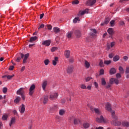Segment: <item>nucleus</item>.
Instances as JSON below:
<instances>
[{"label": "nucleus", "mask_w": 129, "mask_h": 129, "mask_svg": "<svg viewBox=\"0 0 129 129\" xmlns=\"http://www.w3.org/2000/svg\"><path fill=\"white\" fill-rule=\"evenodd\" d=\"M105 109L106 110H108V111H110V112L111 113V115L113 118H114V114H115V112L114 111H112L111 110V105L109 103H107L105 104Z\"/></svg>", "instance_id": "f257e3e1"}, {"label": "nucleus", "mask_w": 129, "mask_h": 129, "mask_svg": "<svg viewBox=\"0 0 129 129\" xmlns=\"http://www.w3.org/2000/svg\"><path fill=\"white\" fill-rule=\"evenodd\" d=\"M35 89H36V85L35 84H32L29 89V94L30 96H32V95L34 94V92H35Z\"/></svg>", "instance_id": "f03ea898"}, {"label": "nucleus", "mask_w": 129, "mask_h": 129, "mask_svg": "<svg viewBox=\"0 0 129 129\" xmlns=\"http://www.w3.org/2000/svg\"><path fill=\"white\" fill-rule=\"evenodd\" d=\"M96 120L97 122H103V123H106L107 122V119L103 117L102 115H101L100 118H96Z\"/></svg>", "instance_id": "7ed1b4c3"}, {"label": "nucleus", "mask_w": 129, "mask_h": 129, "mask_svg": "<svg viewBox=\"0 0 129 129\" xmlns=\"http://www.w3.org/2000/svg\"><path fill=\"white\" fill-rule=\"evenodd\" d=\"M58 94L57 92H54L52 93H51L49 96V99L51 100H53L54 99H56L58 96Z\"/></svg>", "instance_id": "20e7f679"}, {"label": "nucleus", "mask_w": 129, "mask_h": 129, "mask_svg": "<svg viewBox=\"0 0 129 129\" xmlns=\"http://www.w3.org/2000/svg\"><path fill=\"white\" fill-rule=\"evenodd\" d=\"M29 53H26L25 54L21 53V58H23V63H24V64L27 63V60H28V58H29Z\"/></svg>", "instance_id": "39448f33"}, {"label": "nucleus", "mask_w": 129, "mask_h": 129, "mask_svg": "<svg viewBox=\"0 0 129 129\" xmlns=\"http://www.w3.org/2000/svg\"><path fill=\"white\" fill-rule=\"evenodd\" d=\"M42 45L43 46H46V47H48L51 45V40L48 39L45 41H44L42 42Z\"/></svg>", "instance_id": "423d86ee"}, {"label": "nucleus", "mask_w": 129, "mask_h": 129, "mask_svg": "<svg viewBox=\"0 0 129 129\" xmlns=\"http://www.w3.org/2000/svg\"><path fill=\"white\" fill-rule=\"evenodd\" d=\"M17 95H22L25 94V91H24V88H20L16 92Z\"/></svg>", "instance_id": "0eeeda50"}, {"label": "nucleus", "mask_w": 129, "mask_h": 129, "mask_svg": "<svg viewBox=\"0 0 129 129\" xmlns=\"http://www.w3.org/2000/svg\"><path fill=\"white\" fill-rule=\"evenodd\" d=\"M25 110H26V108H25V105L24 104H22L20 106L19 111H20V113L23 114L24 113V112H25Z\"/></svg>", "instance_id": "6e6552de"}, {"label": "nucleus", "mask_w": 129, "mask_h": 129, "mask_svg": "<svg viewBox=\"0 0 129 129\" xmlns=\"http://www.w3.org/2000/svg\"><path fill=\"white\" fill-rule=\"evenodd\" d=\"M47 85H48V81L44 80L42 82V87L44 91L46 90V87H47Z\"/></svg>", "instance_id": "1a4fd4ad"}, {"label": "nucleus", "mask_w": 129, "mask_h": 129, "mask_svg": "<svg viewBox=\"0 0 129 129\" xmlns=\"http://www.w3.org/2000/svg\"><path fill=\"white\" fill-rule=\"evenodd\" d=\"M91 110L92 111H94L95 113L97 114L100 115L101 114V111H100V109L97 108H93L91 109Z\"/></svg>", "instance_id": "9d476101"}, {"label": "nucleus", "mask_w": 129, "mask_h": 129, "mask_svg": "<svg viewBox=\"0 0 129 129\" xmlns=\"http://www.w3.org/2000/svg\"><path fill=\"white\" fill-rule=\"evenodd\" d=\"M85 14H88V9H86L85 10H84V11H80L79 12L78 16H83V15H85Z\"/></svg>", "instance_id": "9b49d317"}, {"label": "nucleus", "mask_w": 129, "mask_h": 129, "mask_svg": "<svg viewBox=\"0 0 129 129\" xmlns=\"http://www.w3.org/2000/svg\"><path fill=\"white\" fill-rule=\"evenodd\" d=\"M96 3V0H88L87 2V6H93Z\"/></svg>", "instance_id": "f8f14e48"}, {"label": "nucleus", "mask_w": 129, "mask_h": 129, "mask_svg": "<svg viewBox=\"0 0 129 129\" xmlns=\"http://www.w3.org/2000/svg\"><path fill=\"white\" fill-rule=\"evenodd\" d=\"M16 123V117H13L11 118L10 122L9 123L10 126H12V125L15 124Z\"/></svg>", "instance_id": "ddd939ff"}, {"label": "nucleus", "mask_w": 129, "mask_h": 129, "mask_svg": "<svg viewBox=\"0 0 129 129\" xmlns=\"http://www.w3.org/2000/svg\"><path fill=\"white\" fill-rule=\"evenodd\" d=\"M67 73L70 74L73 72V66H69L67 69Z\"/></svg>", "instance_id": "4468645a"}, {"label": "nucleus", "mask_w": 129, "mask_h": 129, "mask_svg": "<svg viewBox=\"0 0 129 129\" xmlns=\"http://www.w3.org/2000/svg\"><path fill=\"white\" fill-rule=\"evenodd\" d=\"M75 34L76 35L77 38H80L81 37V33L79 30H76L75 31Z\"/></svg>", "instance_id": "2eb2a0df"}, {"label": "nucleus", "mask_w": 129, "mask_h": 129, "mask_svg": "<svg viewBox=\"0 0 129 129\" xmlns=\"http://www.w3.org/2000/svg\"><path fill=\"white\" fill-rule=\"evenodd\" d=\"M64 56L66 58H68L70 57V50H67L64 51Z\"/></svg>", "instance_id": "dca6fc26"}, {"label": "nucleus", "mask_w": 129, "mask_h": 129, "mask_svg": "<svg viewBox=\"0 0 129 129\" xmlns=\"http://www.w3.org/2000/svg\"><path fill=\"white\" fill-rule=\"evenodd\" d=\"M109 73L110 75H113V74H115L116 73V70L114 68H111Z\"/></svg>", "instance_id": "f3484780"}, {"label": "nucleus", "mask_w": 129, "mask_h": 129, "mask_svg": "<svg viewBox=\"0 0 129 129\" xmlns=\"http://www.w3.org/2000/svg\"><path fill=\"white\" fill-rule=\"evenodd\" d=\"M115 45V42L113 41L110 43V44H107V47L108 49H110V48H112Z\"/></svg>", "instance_id": "a211bd4d"}, {"label": "nucleus", "mask_w": 129, "mask_h": 129, "mask_svg": "<svg viewBox=\"0 0 129 129\" xmlns=\"http://www.w3.org/2000/svg\"><path fill=\"white\" fill-rule=\"evenodd\" d=\"M58 57H54V59L52 60V64L53 65V66H56V65H57V62H58Z\"/></svg>", "instance_id": "6ab92c4d"}, {"label": "nucleus", "mask_w": 129, "mask_h": 129, "mask_svg": "<svg viewBox=\"0 0 129 129\" xmlns=\"http://www.w3.org/2000/svg\"><path fill=\"white\" fill-rule=\"evenodd\" d=\"M65 112H66V110L64 109H61L59 110V114L61 116L65 114Z\"/></svg>", "instance_id": "aec40b11"}, {"label": "nucleus", "mask_w": 129, "mask_h": 129, "mask_svg": "<svg viewBox=\"0 0 129 129\" xmlns=\"http://www.w3.org/2000/svg\"><path fill=\"white\" fill-rule=\"evenodd\" d=\"M84 66L86 69H88V68L90 67V63H89L87 60H85Z\"/></svg>", "instance_id": "412c9836"}, {"label": "nucleus", "mask_w": 129, "mask_h": 129, "mask_svg": "<svg viewBox=\"0 0 129 129\" xmlns=\"http://www.w3.org/2000/svg\"><path fill=\"white\" fill-rule=\"evenodd\" d=\"M107 32L109 35H113V34H114V31L113 30V29L111 28H109Z\"/></svg>", "instance_id": "4be33fe9"}, {"label": "nucleus", "mask_w": 129, "mask_h": 129, "mask_svg": "<svg viewBox=\"0 0 129 129\" xmlns=\"http://www.w3.org/2000/svg\"><path fill=\"white\" fill-rule=\"evenodd\" d=\"M38 39V37L37 36H34L30 38L29 42L30 43H33V42H35L36 40Z\"/></svg>", "instance_id": "5701e85b"}, {"label": "nucleus", "mask_w": 129, "mask_h": 129, "mask_svg": "<svg viewBox=\"0 0 129 129\" xmlns=\"http://www.w3.org/2000/svg\"><path fill=\"white\" fill-rule=\"evenodd\" d=\"M119 55H115L113 58V61L114 62H117V61H118V60H119Z\"/></svg>", "instance_id": "b1692460"}, {"label": "nucleus", "mask_w": 129, "mask_h": 129, "mask_svg": "<svg viewBox=\"0 0 129 129\" xmlns=\"http://www.w3.org/2000/svg\"><path fill=\"white\" fill-rule=\"evenodd\" d=\"M73 34V31H71L70 32H68L67 33V37L69 38L70 39V38H71V37H72V34Z\"/></svg>", "instance_id": "393cba45"}, {"label": "nucleus", "mask_w": 129, "mask_h": 129, "mask_svg": "<svg viewBox=\"0 0 129 129\" xmlns=\"http://www.w3.org/2000/svg\"><path fill=\"white\" fill-rule=\"evenodd\" d=\"M89 126H90V123L87 122H86L83 123V127H84V128H88Z\"/></svg>", "instance_id": "a878e982"}, {"label": "nucleus", "mask_w": 129, "mask_h": 129, "mask_svg": "<svg viewBox=\"0 0 129 129\" xmlns=\"http://www.w3.org/2000/svg\"><path fill=\"white\" fill-rule=\"evenodd\" d=\"M21 101V97L17 96L16 97V99L14 100L15 103H19Z\"/></svg>", "instance_id": "bb28decb"}, {"label": "nucleus", "mask_w": 129, "mask_h": 129, "mask_svg": "<svg viewBox=\"0 0 129 129\" xmlns=\"http://www.w3.org/2000/svg\"><path fill=\"white\" fill-rule=\"evenodd\" d=\"M118 70L121 74H123V73H124V70L123 69V68H122V67H119Z\"/></svg>", "instance_id": "cd10ccee"}, {"label": "nucleus", "mask_w": 129, "mask_h": 129, "mask_svg": "<svg viewBox=\"0 0 129 129\" xmlns=\"http://www.w3.org/2000/svg\"><path fill=\"white\" fill-rule=\"evenodd\" d=\"M80 122V120L78 118H75L74 119V124H78Z\"/></svg>", "instance_id": "c85d7f7f"}, {"label": "nucleus", "mask_w": 129, "mask_h": 129, "mask_svg": "<svg viewBox=\"0 0 129 129\" xmlns=\"http://www.w3.org/2000/svg\"><path fill=\"white\" fill-rule=\"evenodd\" d=\"M101 85L103 86H104L106 84V82L105 81V79L104 78H102L101 79Z\"/></svg>", "instance_id": "c756f323"}, {"label": "nucleus", "mask_w": 129, "mask_h": 129, "mask_svg": "<svg viewBox=\"0 0 129 129\" xmlns=\"http://www.w3.org/2000/svg\"><path fill=\"white\" fill-rule=\"evenodd\" d=\"M48 96H45L43 97V103H44V104L47 103V102L48 101Z\"/></svg>", "instance_id": "7c9ffc66"}, {"label": "nucleus", "mask_w": 129, "mask_h": 129, "mask_svg": "<svg viewBox=\"0 0 129 129\" xmlns=\"http://www.w3.org/2000/svg\"><path fill=\"white\" fill-rule=\"evenodd\" d=\"M8 117H9V115H8L7 114H5L3 115V116L2 117V119L3 120H7V119H8Z\"/></svg>", "instance_id": "2f4dec72"}, {"label": "nucleus", "mask_w": 129, "mask_h": 129, "mask_svg": "<svg viewBox=\"0 0 129 129\" xmlns=\"http://www.w3.org/2000/svg\"><path fill=\"white\" fill-rule=\"evenodd\" d=\"M77 22H80V19H79V17H76L74 20H73V23L74 24H76Z\"/></svg>", "instance_id": "473e14b6"}, {"label": "nucleus", "mask_w": 129, "mask_h": 129, "mask_svg": "<svg viewBox=\"0 0 129 129\" xmlns=\"http://www.w3.org/2000/svg\"><path fill=\"white\" fill-rule=\"evenodd\" d=\"M91 31L94 33L91 34V36H93V37H95V36H96V33H97V31L95 29H91Z\"/></svg>", "instance_id": "72a5a7b5"}, {"label": "nucleus", "mask_w": 129, "mask_h": 129, "mask_svg": "<svg viewBox=\"0 0 129 129\" xmlns=\"http://www.w3.org/2000/svg\"><path fill=\"white\" fill-rule=\"evenodd\" d=\"M80 88L81 89H87V87H86V85H85V84H82L80 85Z\"/></svg>", "instance_id": "f704fd0d"}, {"label": "nucleus", "mask_w": 129, "mask_h": 129, "mask_svg": "<svg viewBox=\"0 0 129 129\" xmlns=\"http://www.w3.org/2000/svg\"><path fill=\"white\" fill-rule=\"evenodd\" d=\"M53 31L54 33H59V32H60V29L58 27H54L53 28Z\"/></svg>", "instance_id": "c9c22d12"}, {"label": "nucleus", "mask_w": 129, "mask_h": 129, "mask_svg": "<svg viewBox=\"0 0 129 129\" xmlns=\"http://www.w3.org/2000/svg\"><path fill=\"white\" fill-rule=\"evenodd\" d=\"M111 63V60H104V64H105V65H109Z\"/></svg>", "instance_id": "e433bc0d"}, {"label": "nucleus", "mask_w": 129, "mask_h": 129, "mask_svg": "<svg viewBox=\"0 0 129 129\" xmlns=\"http://www.w3.org/2000/svg\"><path fill=\"white\" fill-rule=\"evenodd\" d=\"M91 79H92V78L91 77H87L85 79V80L86 81V82H88V81H90V80H91Z\"/></svg>", "instance_id": "4c0bfd02"}, {"label": "nucleus", "mask_w": 129, "mask_h": 129, "mask_svg": "<svg viewBox=\"0 0 129 129\" xmlns=\"http://www.w3.org/2000/svg\"><path fill=\"white\" fill-rule=\"evenodd\" d=\"M114 23H115V20H113L110 21V24L111 27H113V26H114V25H115Z\"/></svg>", "instance_id": "58836bf2"}, {"label": "nucleus", "mask_w": 129, "mask_h": 129, "mask_svg": "<svg viewBox=\"0 0 129 129\" xmlns=\"http://www.w3.org/2000/svg\"><path fill=\"white\" fill-rule=\"evenodd\" d=\"M78 4H79V1H78V0H75L72 2L73 5H78Z\"/></svg>", "instance_id": "ea45409f"}, {"label": "nucleus", "mask_w": 129, "mask_h": 129, "mask_svg": "<svg viewBox=\"0 0 129 129\" xmlns=\"http://www.w3.org/2000/svg\"><path fill=\"white\" fill-rule=\"evenodd\" d=\"M114 78H112L109 81V83L110 84H113V83H114Z\"/></svg>", "instance_id": "a19ab883"}, {"label": "nucleus", "mask_w": 129, "mask_h": 129, "mask_svg": "<svg viewBox=\"0 0 129 129\" xmlns=\"http://www.w3.org/2000/svg\"><path fill=\"white\" fill-rule=\"evenodd\" d=\"M109 21H110L109 18H106L105 20V25H107V24H108V23H109Z\"/></svg>", "instance_id": "79ce46f5"}, {"label": "nucleus", "mask_w": 129, "mask_h": 129, "mask_svg": "<svg viewBox=\"0 0 129 129\" xmlns=\"http://www.w3.org/2000/svg\"><path fill=\"white\" fill-rule=\"evenodd\" d=\"M115 125L116 126H119L120 125V124H121V123L120 122V121H116L115 122Z\"/></svg>", "instance_id": "37998d69"}, {"label": "nucleus", "mask_w": 129, "mask_h": 129, "mask_svg": "<svg viewBox=\"0 0 129 129\" xmlns=\"http://www.w3.org/2000/svg\"><path fill=\"white\" fill-rule=\"evenodd\" d=\"M99 66H100V67H104V65L103 64V61L101 60L100 61Z\"/></svg>", "instance_id": "c03bdc74"}, {"label": "nucleus", "mask_w": 129, "mask_h": 129, "mask_svg": "<svg viewBox=\"0 0 129 129\" xmlns=\"http://www.w3.org/2000/svg\"><path fill=\"white\" fill-rule=\"evenodd\" d=\"M49 62H50L49 59H46L44 61V63L45 65H46V66H47L49 64Z\"/></svg>", "instance_id": "a18cd8bd"}, {"label": "nucleus", "mask_w": 129, "mask_h": 129, "mask_svg": "<svg viewBox=\"0 0 129 129\" xmlns=\"http://www.w3.org/2000/svg\"><path fill=\"white\" fill-rule=\"evenodd\" d=\"M57 49H58V47H53L51 48V52H55V51L56 50H57Z\"/></svg>", "instance_id": "49530a36"}, {"label": "nucleus", "mask_w": 129, "mask_h": 129, "mask_svg": "<svg viewBox=\"0 0 129 129\" xmlns=\"http://www.w3.org/2000/svg\"><path fill=\"white\" fill-rule=\"evenodd\" d=\"M58 109V106L57 105H54L53 107H52V110H54L56 111Z\"/></svg>", "instance_id": "de8ad7c7"}, {"label": "nucleus", "mask_w": 129, "mask_h": 129, "mask_svg": "<svg viewBox=\"0 0 129 129\" xmlns=\"http://www.w3.org/2000/svg\"><path fill=\"white\" fill-rule=\"evenodd\" d=\"M104 74V70L101 69L100 70V75H103Z\"/></svg>", "instance_id": "09e8293b"}, {"label": "nucleus", "mask_w": 129, "mask_h": 129, "mask_svg": "<svg viewBox=\"0 0 129 129\" xmlns=\"http://www.w3.org/2000/svg\"><path fill=\"white\" fill-rule=\"evenodd\" d=\"M14 76H15V75H12V76L8 75L7 76V78L8 79H12V78H13L14 77Z\"/></svg>", "instance_id": "8fccbe9b"}, {"label": "nucleus", "mask_w": 129, "mask_h": 129, "mask_svg": "<svg viewBox=\"0 0 129 129\" xmlns=\"http://www.w3.org/2000/svg\"><path fill=\"white\" fill-rule=\"evenodd\" d=\"M125 73L126 74H128L129 73V66H127L126 67V70H125Z\"/></svg>", "instance_id": "3c124183"}, {"label": "nucleus", "mask_w": 129, "mask_h": 129, "mask_svg": "<svg viewBox=\"0 0 129 129\" xmlns=\"http://www.w3.org/2000/svg\"><path fill=\"white\" fill-rule=\"evenodd\" d=\"M55 118L58 121H61V117H60V116H56L55 117Z\"/></svg>", "instance_id": "603ef678"}, {"label": "nucleus", "mask_w": 129, "mask_h": 129, "mask_svg": "<svg viewBox=\"0 0 129 129\" xmlns=\"http://www.w3.org/2000/svg\"><path fill=\"white\" fill-rule=\"evenodd\" d=\"M74 116H70V117L69 118V120H70V121H72V120H73V119L74 120Z\"/></svg>", "instance_id": "864d4df0"}, {"label": "nucleus", "mask_w": 129, "mask_h": 129, "mask_svg": "<svg viewBox=\"0 0 129 129\" xmlns=\"http://www.w3.org/2000/svg\"><path fill=\"white\" fill-rule=\"evenodd\" d=\"M7 91H8V88L5 87V88H3V92L4 93H6Z\"/></svg>", "instance_id": "5fc2aeb1"}, {"label": "nucleus", "mask_w": 129, "mask_h": 129, "mask_svg": "<svg viewBox=\"0 0 129 129\" xmlns=\"http://www.w3.org/2000/svg\"><path fill=\"white\" fill-rule=\"evenodd\" d=\"M123 59L124 60V61H127V60L128 59V57H127V56L125 55L123 57Z\"/></svg>", "instance_id": "6e6d98bb"}, {"label": "nucleus", "mask_w": 129, "mask_h": 129, "mask_svg": "<svg viewBox=\"0 0 129 129\" xmlns=\"http://www.w3.org/2000/svg\"><path fill=\"white\" fill-rule=\"evenodd\" d=\"M91 88H92V86L91 85H88L87 87V89H88V90H91Z\"/></svg>", "instance_id": "4d7b16f0"}, {"label": "nucleus", "mask_w": 129, "mask_h": 129, "mask_svg": "<svg viewBox=\"0 0 129 129\" xmlns=\"http://www.w3.org/2000/svg\"><path fill=\"white\" fill-rule=\"evenodd\" d=\"M114 82L115 84L117 85V84H118V83H119V81H118V80H117V79H114Z\"/></svg>", "instance_id": "13d9d810"}, {"label": "nucleus", "mask_w": 129, "mask_h": 129, "mask_svg": "<svg viewBox=\"0 0 129 129\" xmlns=\"http://www.w3.org/2000/svg\"><path fill=\"white\" fill-rule=\"evenodd\" d=\"M15 61L16 62H20V61H21V57H18L17 59L15 60Z\"/></svg>", "instance_id": "bf43d9fd"}, {"label": "nucleus", "mask_w": 129, "mask_h": 129, "mask_svg": "<svg viewBox=\"0 0 129 129\" xmlns=\"http://www.w3.org/2000/svg\"><path fill=\"white\" fill-rule=\"evenodd\" d=\"M116 76V78H117V79L120 78V77H121V75H120V73L117 74Z\"/></svg>", "instance_id": "052dcab7"}, {"label": "nucleus", "mask_w": 129, "mask_h": 129, "mask_svg": "<svg viewBox=\"0 0 129 129\" xmlns=\"http://www.w3.org/2000/svg\"><path fill=\"white\" fill-rule=\"evenodd\" d=\"M94 85L96 88H97L98 87V84L97 82H95Z\"/></svg>", "instance_id": "680f3d73"}, {"label": "nucleus", "mask_w": 129, "mask_h": 129, "mask_svg": "<svg viewBox=\"0 0 129 129\" xmlns=\"http://www.w3.org/2000/svg\"><path fill=\"white\" fill-rule=\"evenodd\" d=\"M45 27V25L44 24H41L40 25L39 27L38 28L39 29H42V28H44Z\"/></svg>", "instance_id": "e2e57ef3"}, {"label": "nucleus", "mask_w": 129, "mask_h": 129, "mask_svg": "<svg viewBox=\"0 0 129 129\" xmlns=\"http://www.w3.org/2000/svg\"><path fill=\"white\" fill-rule=\"evenodd\" d=\"M47 28L49 31L52 30V26L51 25H47Z\"/></svg>", "instance_id": "0e129e2a"}, {"label": "nucleus", "mask_w": 129, "mask_h": 129, "mask_svg": "<svg viewBox=\"0 0 129 129\" xmlns=\"http://www.w3.org/2000/svg\"><path fill=\"white\" fill-rule=\"evenodd\" d=\"M14 68H15V67L14 66H11L9 68V70H14Z\"/></svg>", "instance_id": "69168bd1"}, {"label": "nucleus", "mask_w": 129, "mask_h": 129, "mask_svg": "<svg viewBox=\"0 0 129 129\" xmlns=\"http://www.w3.org/2000/svg\"><path fill=\"white\" fill-rule=\"evenodd\" d=\"M23 100H25V94H22V95H20Z\"/></svg>", "instance_id": "338daca9"}, {"label": "nucleus", "mask_w": 129, "mask_h": 129, "mask_svg": "<svg viewBox=\"0 0 129 129\" xmlns=\"http://www.w3.org/2000/svg\"><path fill=\"white\" fill-rule=\"evenodd\" d=\"M69 61H70L71 63H73V62H74V59H73V58H70V59H69Z\"/></svg>", "instance_id": "774afa93"}]
</instances>
